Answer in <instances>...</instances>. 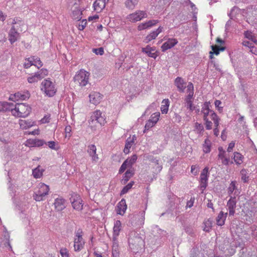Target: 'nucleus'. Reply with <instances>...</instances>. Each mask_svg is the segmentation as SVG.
<instances>
[{
  "instance_id": "obj_36",
  "label": "nucleus",
  "mask_w": 257,
  "mask_h": 257,
  "mask_svg": "<svg viewBox=\"0 0 257 257\" xmlns=\"http://www.w3.org/2000/svg\"><path fill=\"white\" fill-rule=\"evenodd\" d=\"M170 101L168 99H164L162 100L161 110L162 113L166 114L168 112Z\"/></svg>"
},
{
  "instance_id": "obj_41",
  "label": "nucleus",
  "mask_w": 257,
  "mask_h": 257,
  "mask_svg": "<svg viewBox=\"0 0 257 257\" xmlns=\"http://www.w3.org/2000/svg\"><path fill=\"white\" fill-rule=\"evenodd\" d=\"M134 184V181L130 182L127 185L124 186L120 192V195H122L124 194H126L128 192V191L132 188L133 185Z\"/></svg>"
},
{
  "instance_id": "obj_30",
  "label": "nucleus",
  "mask_w": 257,
  "mask_h": 257,
  "mask_svg": "<svg viewBox=\"0 0 257 257\" xmlns=\"http://www.w3.org/2000/svg\"><path fill=\"white\" fill-rule=\"evenodd\" d=\"M134 173V169H128L123 175L122 178L121 179V183L125 184L129 179L133 176Z\"/></svg>"
},
{
  "instance_id": "obj_20",
  "label": "nucleus",
  "mask_w": 257,
  "mask_h": 257,
  "mask_svg": "<svg viewBox=\"0 0 257 257\" xmlns=\"http://www.w3.org/2000/svg\"><path fill=\"white\" fill-rule=\"evenodd\" d=\"M121 229V223L119 220H116L114 222L113 228V241H115L118 236L120 231Z\"/></svg>"
},
{
  "instance_id": "obj_23",
  "label": "nucleus",
  "mask_w": 257,
  "mask_h": 257,
  "mask_svg": "<svg viewBox=\"0 0 257 257\" xmlns=\"http://www.w3.org/2000/svg\"><path fill=\"white\" fill-rule=\"evenodd\" d=\"M175 85L177 87L178 90L180 92H184L186 87V82L180 77H177L174 82Z\"/></svg>"
},
{
  "instance_id": "obj_50",
  "label": "nucleus",
  "mask_w": 257,
  "mask_h": 257,
  "mask_svg": "<svg viewBox=\"0 0 257 257\" xmlns=\"http://www.w3.org/2000/svg\"><path fill=\"white\" fill-rule=\"evenodd\" d=\"M160 116V112H155L151 116L150 119L154 122L155 123H156L158 121L159 117Z\"/></svg>"
},
{
  "instance_id": "obj_54",
  "label": "nucleus",
  "mask_w": 257,
  "mask_h": 257,
  "mask_svg": "<svg viewBox=\"0 0 257 257\" xmlns=\"http://www.w3.org/2000/svg\"><path fill=\"white\" fill-rule=\"evenodd\" d=\"M87 25V21L86 19H83L79 22L78 28L79 30L82 31Z\"/></svg>"
},
{
  "instance_id": "obj_10",
  "label": "nucleus",
  "mask_w": 257,
  "mask_h": 257,
  "mask_svg": "<svg viewBox=\"0 0 257 257\" xmlns=\"http://www.w3.org/2000/svg\"><path fill=\"white\" fill-rule=\"evenodd\" d=\"M209 168L205 167L202 171L200 176V187L203 191L207 187L209 175Z\"/></svg>"
},
{
  "instance_id": "obj_5",
  "label": "nucleus",
  "mask_w": 257,
  "mask_h": 257,
  "mask_svg": "<svg viewBox=\"0 0 257 257\" xmlns=\"http://www.w3.org/2000/svg\"><path fill=\"white\" fill-rule=\"evenodd\" d=\"M49 190V186L45 184L44 183H39L34 192V199L36 201H41L43 200L45 197L48 194Z\"/></svg>"
},
{
  "instance_id": "obj_15",
  "label": "nucleus",
  "mask_w": 257,
  "mask_h": 257,
  "mask_svg": "<svg viewBox=\"0 0 257 257\" xmlns=\"http://www.w3.org/2000/svg\"><path fill=\"white\" fill-rule=\"evenodd\" d=\"M89 97L90 103L97 105L100 102L102 99V95L99 92H92L89 94Z\"/></svg>"
},
{
  "instance_id": "obj_14",
  "label": "nucleus",
  "mask_w": 257,
  "mask_h": 257,
  "mask_svg": "<svg viewBox=\"0 0 257 257\" xmlns=\"http://www.w3.org/2000/svg\"><path fill=\"white\" fill-rule=\"evenodd\" d=\"M178 40L175 38H169L161 46L162 51L165 52L166 50L173 48L178 43Z\"/></svg>"
},
{
  "instance_id": "obj_56",
  "label": "nucleus",
  "mask_w": 257,
  "mask_h": 257,
  "mask_svg": "<svg viewBox=\"0 0 257 257\" xmlns=\"http://www.w3.org/2000/svg\"><path fill=\"white\" fill-rule=\"evenodd\" d=\"M212 50L213 52H210V53L211 54L210 57L211 59L213 58V56L212 55V54H215V55H217L219 54V50H218V48L216 46H212Z\"/></svg>"
},
{
  "instance_id": "obj_1",
  "label": "nucleus",
  "mask_w": 257,
  "mask_h": 257,
  "mask_svg": "<svg viewBox=\"0 0 257 257\" xmlns=\"http://www.w3.org/2000/svg\"><path fill=\"white\" fill-rule=\"evenodd\" d=\"M11 111L13 115L19 117H27L31 111V108L26 103L0 102V111Z\"/></svg>"
},
{
  "instance_id": "obj_28",
  "label": "nucleus",
  "mask_w": 257,
  "mask_h": 257,
  "mask_svg": "<svg viewBox=\"0 0 257 257\" xmlns=\"http://www.w3.org/2000/svg\"><path fill=\"white\" fill-rule=\"evenodd\" d=\"M136 139L135 136H134L132 138L129 137L127 139L125 147L123 150V152L127 154L130 152V150L133 145L135 143V140Z\"/></svg>"
},
{
  "instance_id": "obj_32",
  "label": "nucleus",
  "mask_w": 257,
  "mask_h": 257,
  "mask_svg": "<svg viewBox=\"0 0 257 257\" xmlns=\"http://www.w3.org/2000/svg\"><path fill=\"white\" fill-rule=\"evenodd\" d=\"M20 127L23 130H27L33 125L34 122L26 120L20 119L19 122Z\"/></svg>"
},
{
  "instance_id": "obj_62",
  "label": "nucleus",
  "mask_w": 257,
  "mask_h": 257,
  "mask_svg": "<svg viewBox=\"0 0 257 257\" xmlns=\"http://www.w3.org/2000/svg\"><path fill=\"white\" fill-rule=\"evenodd\" d=\"M195 128L199 133H201L204 130L203 125L198 122L195 123Z\"/></svg>"
},
{
  "instance_id": "obj_21",
  "label": "nucleus",
  "mask_w": 257,
  "mask_h": 257,
  "mask_svg": "<svg viewBox=\"0 0 257 257\" xmlns=\"http://www.w3.org/2000/svg\"><path fill=\"white\" fill-rule=\"evenodd\" d=\"M87 152L91 157L93 162H96L98 160V157L96 154V147L94 145H90L88 147Z\"/></svg>"
},
{
  "instance_id": "obj_60",
  "label": "nucleus",
  "mask_w": 257,
  "mask_h": 257,
  "mask_svg": "<svg viewBox=\"0 0 257 257\" xmlns=\"http://www.w3.org/2000/svg\"><path fill=\"white\" fill-rule=\"evenodd\" d=\"M50 115L47 114L45 115L41 120L40 122L41 123H46L50 122Z\"/></svg>"
},
{
  "instance_id": "obj_40",
  "label": "nucleus",
  "mask_w": 257,
  "mask_h": 257,
  "mask_svg": "<svg viewBox=\"0 0 257 257\" xmlns=\"http://www.w3.org/2000/svg\"><path fill=\"white\" fill-rule=\"evenodd\" d=\"M212 221L210 219L205 220L204 221V231L209 232L212 228Z\"/></svg>"
},
{
  "instance_id": "obj_52",
  "label": "nucleus",
  "mask_w": 257,
  "mask_h": 257,
  "mask_svg": "<svg viewBox=\"0 0 257 257\" xmlns=\"http://www.w3.org/2000/svg\"><path fill=\"white\" fill-rule=\"evenodd\" d=\"M150 28L147 22L141 23L138 26V30L139 31H142L147 29Z\"/></svg>"
},
{
  "instance_id": "obj_64",
  "label": "nucleus",
  "mask_w": 257,
  "mask_h": 257,
  "mask_svg": "<svg viewBox=\"0 0 257 257\" xmlns=\"http://www.w3.org/2000/svg\"><path fill=\"white\" fill-rule=\"evenodd\" d=\"M35 147H40L45 144V142L42 140L35 139Z\"/></svg>"
},
{
  "instance_id": "obj_11",
  "label": "nucleus",
  "mask_w": 257,
  "mask_h": 257,
  "mask_svg": "<svg viewBox=\"0 0 257 257\" xmlns=\"http://www.w3.org/2000/svg\"><path fill=\"white\" fill-rule=\"evenodd\" d=\"M70 201L74 209L77 211H81L82 209L83 201L79 195L76 194H73L70 198Z\"/></svg>"
},
{
  "instance_id": "obj_24",
  "label": "nucleus",
  "mask_w": 257,
  "mask_h": 257,
  "mask_svg": "<svg viewBox=\"0 0 257 257\" xmlns=\"http://www.w3.org/2000/svg\"><path fill=\"white\" fill-rule=\"evenodd\" d=\"M29 97L28 93L23 94L18 92L14 94H11L9 99L13 101H18L19 100H25Z\"/></svg>"
},
{
  "instance_id": "obj_9",
  "label": "nucleus",
  "mask_w": 257,
  "mask_h": 257,
  "mask_svg": "<svg viewBox=\"0 0 257 257\" xmlns=\"http://www.w3.org/2000/svg\"><path fill=\"white\" fill-rule=\"evenodd\" d=\"M145 213L142 211L133 215L131 218V224L133 226H141L144 224Z\"/></svg>"
},
{
  "instance_id": "obj_49",
  "label": "nucleus",
  "mask_w": 257,
  "mask_h": 257,
  "mask_svg": "<svg viewBox=\"0 0 257 257\" xmlns=\"http://www.w3.org/2000/svg\"><path fill=\"white\" fill-rule=\"evenodd\" d=\"M34 58L33 57H29L25 60V62L24 63V67L25 68H30L32 65H33V61Z\"/></svg>"
},
{
  "instance_id": "obj_57",
  "label": "nucleus",
  "mask_w": 257,
  "mask_h": 257,
  "mask_svg": "<svg viewBox=\"0 0 257 257\" xmlns=\"http://www.w3.org/2000/svg\"><path fill=\"white\" fill-rule=\"evenodd\" d=\"M156 123H155L154 122H153L152 120H151L150 119L148 121L146 122L145 126V131L148 130L150 128L152 127Z\"/></svg>"
},
{
  "instance_id": "obj_58",
  "label": "nucleus",
  "mask_w": 257,
  "mask_h": 257,
  "mask_svg": "<svg viewBox=\"0 0 257 257\" xmlns=\"http://www.w3.org/2000/svg\"><path fill=\"white\" fill-rule=\"evenodd\" d=\"M186 102V106L187 107V108L188 109H189L191 111H193L194 110H195V106H194L193 105V102L192 101H187V102Z\"/></svg>"
},
{
  "instance_id": "obj_39",
  "label": "nucleus",
  "mask_w": 257,
  "mask_h": 257,
  "mask_svg": "<svg viewBox=\"0 0 257 257\" xmlns=\"http://www.w3.org/2000/svg\"><path fill=\"white\" fill-rule=\"evenodd\" d=\"M243 156L238 152L234 153L233 159L236 164L240 165L243 162Z\"/></svg>"
},
{
  "instance_id": "obj_3",
  "label": "nucleus",
  "mask_w": 257,
  "mask_h": 257,
  "mask_svg": "<svg viewBox=\"0 0 257 257\" xmlns=\"http://www.w3.org/2000/svg\"><path fill=\"white\" fill-rule=\"evenodd\" d=\"M88 121L89 126L92 130L95 129L97 123L102 125L106 123L105 116L102 115L101 111L99 110H96L94 111L91 114L90 118Z\"/></svg>"
},
{
  "instance_id": "obj_53",
  "label": "nucleus",
  "mask_w": 257,
  "mask_h": 257,
  "mask_svg": "<svg viewBox=\"0 0 257 257\" xmlns=\"http://www.w3.org/2000/svg\"><path fill=\"white\" fill-rule=\"evenodd\" d=\"M187 93L188 94H194V86L191 82H189L187 86Z\"/></svg>"
},
{
  "instance_id": "obj_18",
  "label": "nucleus",
  "mask_w": 257,
  "mask_h": 257,
  "mask_svg": "<svg viewBox=\"0 0 257 257\" xmlns=\"http://www.w3.org/2000/svg\"><path fill=\"white\" fill-rule=\"evenodd\" d=\"M54 205L57 211H62L66 207L65 200L61 197L57 198L55 199Z\"/></svg>"
},
{
  "instance_id": "obj_4",
  "label": "nucleus",
  "mask_w": 257,
  "mask_h": 257,
  "mask_svg": "<svg viewBox=\"0 0 257 257\" xmlns=\"http://www.w3.org/2000/svg\"><path fill=\"white\" fill-rule=\"evenodd\" d=\"M41 90L48 96H53L57 91L54 82L49 79H45L41 83Z\"/></svg>"
},
{
  "instance_id": "obj_27",
  "label": "nucleus",
  "mask_w": 257,
  "mask_h": 257,
  "mask_svg": "<svg viewBox=\"0 0 257 257\" xmlns=\"http://www.w3.org/2000/svg\"><path fill=\"white\" fill-rule=\"evenodd\" d=\"M82 11L80 9H79L78 6L74 5L71 14V17L72 19H73L74 20H77L78 21H79L82 18Z\"/></svg>"
},
{
  "instance_id": "obj_13",
  "label": "nucleus",
  "mask_w": 257,
  "mask_h": 257,
  "mask_svg": "<svg viewBox=\"0 0 257 257\" xmlns=\"http://www.w3.org/2000/svg\"><path fill=\"white\" fill-rule=\"evenodd\" d=\"M236 197L231 196L227 203L226 206L229 211V215L233 216L235 213V209L236 207Z\"/></svg>"
},
{
  "instance_id": "obj_17",
  "label": "nucleus",
  "mask_w": 257,
  "mask_h": 257,
  "mask_svg": "<svg viewBox=\"0 0 257 257\" xmlns=\"http://www.w3.org/2000/svg\"><path fill=\"white\" fill-rule=\"evenodd\" d=\"M210 102H205L204 103L202 106L201 113L203 114V117L204 120L208 119L207 116L209 114L211 117L212 112H214L213 110L210 109Z\"/></svg>"
},
{
  "instance_id": "obj_8",
  "label": "nucleus",
  "mask_w": 257,
  "mask_h": 257,
  "mask_svg": "<svg viewBox=\"0 0 257 257\" xmlns=\"http://www.w3.org/2000/svg\"><path fill=\"white\" fill-rule=\"evenodd\" d=\"M147 17L148 14L146 11L137 10L127 15L126 19L128 21L132 23H136L147 18Z\"/></svg>"
},
{
  "instance_id": "obj_6",
  "label": "nucleus",
  "mask_w": 257,
  "mask_h": 257,
  "mask_svg": "<svg viewBox=\"0 0 257 257\" xmlns=\"http://www.w3.org/2000/svg\"><path fill=\"white\" fill-rule=\"evenodd\" d=\"M83 231L80 228L75 231L73 246L75 251H79L84 248L85 242L83 238Z\"/></svg>"
},
{
  "instance_id": "obj_38",
  "label": "nucleus",
  "mask_w": 257,
  "mask_h": 257,
  "mask_svg": "<svg viewBox=\"0 0 257 257\" xmlns=\"http://www.w3.org/2000/svg\"><path fill=\"white\" fill-rule=\"evenodd\" d=\"M153 232L155 233V235L158 237H162L166 234V231L159 228L158 226L154 227Z\"/></svg>"
},
{
  "instance_id": "obj_25",
  "label": "nucleus",
  "mask_w": 257,
  "mask_h": 257,
  "mask_svg": "<svg viewBox=\"0 0 257 257\" xmlns=\"http://www.w3.org/2000/svg\"><path fill=\"white\" fill-rule=\"evenodd\" d=\"M108 0H96L93 4L94 10L97 13L101 12L105 8Z\"/></svg>"
},
{
  "instance_id": "obj_22",
  "label": "nucleus",
  "mask_w": 257,
  "mask_h": 257,
  "mask_svg": "<svg viewBox=\"0 0 257 257\" xmlns=\"http://www.w3.org/2000/svg\"><path fill=\"white\" fill-rule=\"evenodd\" d=\"M163 30V28L160 26L156 31H153L150 33L145 38V42L148 43L151 41L156 39L158 35L161 33Z\"/></svg>"
},
{
  "instance_id": "obj_34",
  "label": "nucleus",
  "mask_w": 257,
  "mask_h": 257,
  "mask_svg": "<svg viewBox=\"0 0 257 257\" xmlns=\"http://www.w3.org/2000/svg\"><path fill=\"white\" fill-rule=\"evenodd\" d=\"M211 142L208 138L206 139L202 144V150L205 154L210 153L211 151Z\"/></svg>"
},
{
  "instance_id": "obj_12",
  "label": "nucleus",
  "mask_w": 257,
  "mask_h": 257,
  "mask_svg": "<svg viewBox=\"0 0 257 257\" xmlns=\"http://www.w3.org/2000/svg\"><path fill=\"white\" fill-rule=\"evenodd\" d=\"M142 52L147 54L149 57L156 59L159 55L158 52L155 47L147 45L146 47L142 48Z\"/></svg>"
},
{
  "instance_id": "obj_59",
  "label": "nucleus",
  "mask_w": 257,
  "mask_h": 257,
  "mask_svg": "<svg viewBox=\"0 0 257 257\" xmlns=\"http://www.w3.org/2000/svg\"><path fill=\"white\" fill-rule=\"evenodd\" d=\"M61 257H69L68 251L66 248H61L60 250Z\"/></svg>"
},
{
  "instance_id": "obj_43",
  "label": "nucleus",
  "mask_w": 257,
  "mask_h": 257,
  "mask_svg": "<svg viewBox=\"0 0 257 257\" xmlns=\"http://www.w3.org/2000/svg\"><path fill=\"white\" fill-rule=\"evenodd\" d=\"M247 174L246 170L245 169H242L240 171L241 180L244 183L247 182L248 181Z\"/></svg>"
},
{
  "instance_id": "obj_29",
  "label": "nucleus",
  "mask_w": 257,
  "mask_h": 257,
  "mask_svg": "<svg viewBox=\"0 0 257 257\" xmlns=\"http://www.w3.org/2000/svg\"><path fill=\"white\" fill-rule=\"evenodd\" d=\"M227 215V213H224L223 211H220L216 217V224L218 226H222L224 224Z\"/></svg>"
},
{
  "instance_id": "obj_42",
  "label": "nucleus",
  "mask_w": 257,
  "mask_h": 257,
  "mask_svg": "<svg viewBox=\"0 0 257 257\" xmlns=\"http://www.w3.org/2000/svg\"><path fill=\"white\" fill-rule=\"evenodd\" d=\"M31 57L34 58L33 61V65L35 66L38 68H40L43 66V63L39 57L35 56H31Z\"/></svg>"
},
{
  "instance_id": "obj_37",
  "label": "nucleus",
  "mask_w": 257,
  "mask_h": 257,
  "mask_svg": "<svg viewBox=\"0 0 257 257\" xmlns=\"http://www.w3.org/2000/svg\"><path fill=\"white\" fill-rule=\"evenodd\" d=\"M44 170L40 169V167L39 166L33 170V175L35 178H40L43 175Z\"/></svg>"
},
{
  "instance_id": "obj_46",
  "label": "nucleus",
  "mask_w": 257,
  "mask_h": 257,
  "mask_svg": "<svg viewBox=\"0 0 257 257\" xmlns=\"http://www.w3.org/2000/svg\"><path fill=\"white\" fill-rule=\"evenodd\" d=\"M127 168L132 169L131 166H128L127 162L125 160L120 166L118 171V173L120 174H122Z\"/></svg>"
},
{
  "instance_id": "obj_19",
  "label": "nucleus",
  "mask_w": 257,
  "mask_h": 257,
  "mask_svg": "<svg viewBox=\"0 0 257 257\" xmlns=\"http://www.w3.org/2000/svg\"><path fill=\"white\" fill-rule=\"evenodd\" d=\"M127 209V205L125 200L122 199L117 204L116 206V212L117 214L123 215Z\"/></svg>"
},
{
  "instance_id": "obj_61",
  "label": "nucleus",
  "mask_w": 257,
  "mask_h": 257,
  "mask_svg": "<svg viewBox=\"0 0 257 257\" xmlns=\"http://www.w3.org/2000/svg\"><path fill=\"white\" fill-rule=\"evenodd\" d=\"M149 27L151 28L153 26H155L157 24L159 23V21L157 20H152L147 22Z\"/></svg>"
},
{
  "instance_id": "obj_44",
  "label": "nucleus",
  "mask_w": 257,
  "mask_h": 257,
  "mask_svg": "<svg viewBox=\"0 0 257 257\" xmlns=\"http://www.w3.org/2000/svg\"><path fill=\"white\" fill-rule=\"evenodd\" d=\"M39 74H38L37 73H35L33 75L28 77L27 80L30 83H34L38 81V80H40L39 78Z\"/></svg>"
},
{
  "instance_id": "obj_51",
  "label": "nucleus",
  "mask_w": 257,
  "mask_h": 257,
  "mask_svg": "<svg viewBox=\"0 0 257 257\" xmlns=\"http://www.w3.org/2000/svg\"><path fill=\"white\" fill-rule=\"evenodd\" d=\"M39 74V79H41L44 78L45 76L48 75V71L46 69H42L39 71L36 72Z\"/></svg>"
},
{
  "instance_id": "obj_48",
  "label": "nucleus",
  "mask_w": 257,
  "mask_h": 257,
  "mask_svg": "<svg viewBox=\"0 0 257 257\" xmlns=\"http://www.w3.org/2000/svg\"><path fill=\"white\" fill-rule=\"evenodd\" d=\"M251 234L253 238L257 240V226L253 225L250 227Z\"/></svg>"
},
{
  "instance_id": "obj_45",
  "label": "nucleus",
  "mask_w": 257,
  "mask_h": 257,
  "mask_svg": "<svg viewBox=\"0 0 257 257\" xmlns=\"http://www.w3.org/2000/svg\"><path fill=\"white\" fill-rule=\"evenodd\" d=\"M138 157L136 155H133L131 158H127L125 161L127 162L128 166L132 168V166L135 163L137 160Z\"/></svg>"
},
{
  "instance_id": "obj_31",
  "label": "nucleus",
  "mask_w": 257,
  "mask_h": 257,
  "mask_svg": "<svg viewBox=\"0 0 257 257\" xmlns=\"http://www.w3.org/2000/svg\"><path fill=\"white\" fill-rule=\"evenodd\" d=\"M190 257H207L198 247H194L190 251Z\"/></svg>"
},
{
  "instance_id": "obj_55",
  "label": "nucleus",
  "mask_w": 257,
  "mask_h": 257,
  "mask_svg": "<svg viewBox=\"0 0 257 257\" xmlns=\"http://www.w3.org/2000/svg\"><path fill=\"white\" fill-rule=\"evenodd\" d=\"M245 38L250 40L252 42L255 39V37L250 32L246 31L244 33Z\"/></svg>"
},
{
  "instance_id": "obj_33",
  "label": "nucleus",
  "mask_w": 257,
  "mask_h": 257,
  "mask_svg": "<svg viewBox=\"0 0 257 257\" xmlns=\"http://www.w3.org/2000/svg\"><path fill=\"white\" fill-rule=\"evenodd\" d=\"M236 184V182L235 181L231 182V183L228 188V193L229 195L232 194L234 191V195H235L236 196L239 194V192L237 190Z\"/></svg>"
},
{
  "instance_id": "obj_7",
  "label": "nucleus",
  "mask_w": 257,
  "mask_h": 257,
  "mask_svg": "<svg viewBox=\"0 0 257 257\" xmlns=\"http://www.w3.org/2000/svg\"><path fill=\"white\" fill-rule=\"evenodd\" d=\"M89 77V72L83 69H81L76 73L74 77V80L80 86H84L88 82Z\"/></svg>"
},
{
  "instance_id": "obj_2",
  "label": "nucleus",
  "mask_w": 257,
  "mask_h": 257,
  "mask_svg": "<svg viewBox=\"0 0 257 257\" xmlns=\"http://www.w3.org/2000/svg\"><path fill=\"white\" fill-rule=\"evenodd\" d=\"M128 243L130 248L134 252L143 244L142 237L135 231H132L128 234Z\"/></svg>"
},
{
  "instance_id": "obj_16",
  "label": "nucleus",
  "mask_w": 257,
  "mask_h": 257,
  "mask_svg": "<svg viewBox=\"0 0 257 257\" xmlns=\"http://www.w3.org/2000/svg\"><path fill=\"white\" fill-rule=\"evenodd\" d=\"M219 154L218 155V160H221V163L224 165H228L229 162V158L226 157V152L222 147L218 148Z\"/></svg>"
},
{
  "instance_id": "obj_47",
  "label": "nucleus",
  "mask_w": 257,
  "mask_h": 257,
  "mask_svg": "<svg viewBox=\"0 0 257 257\" xmlns=\"http://www.w3.org/2000/svg\"><path fill=\"white\" fill-rule=\"evenodd\" d=\"M211 119L214 121L215 127L218 128L219 124V118L214 112H212Z\"/></svg>"
},
{
  "instance_id": "obj_63",
  "label": "nucleus",
  "mask_w": 257,
  "mask_h": 257,
  "mask_svg": "<svg viewBox=\"0 0 257 257\" xmlns=\"http://www.w3.org/2000/svg\"><path fill=\"white\" fill-rule=\"evenodd\" d=\"M93 52L96 55H102L104 53L103 49L102 47L93 49Z\"/></svg>"
},
{
  "instance_id": "obj_35",
  "label": "nucleus",
  "mask_w": 257,
  "mask_h": 257,
  "mask_svg": "<svg viewBox=\"0 0 257 257\" xmlns=\"http://www.w3.org/2000/svg\"><path fill=\"white\" fill-rule=\"evenodd\" d=\"M138 4V0H126L124 2L125 7L129 9L133 10Z\"/></svg>"
},
{
  "instance_id": "obj_26",
  "label": "nucleus",
  "mask_w": 257,
  "mask_h": 257,
  "mask_svg": "<svg viewBox=\"0 0 257 257\" xmlns=\"http://www.w3.org/2000/svg\"><path fill=\"white\" fill-rule=\"evenodd\" d=\"M19 33L16 31L15 26H13L10 30L9 34V40L11 44L17 41L19 38Z\"/></svg>"
}]
</instances>
